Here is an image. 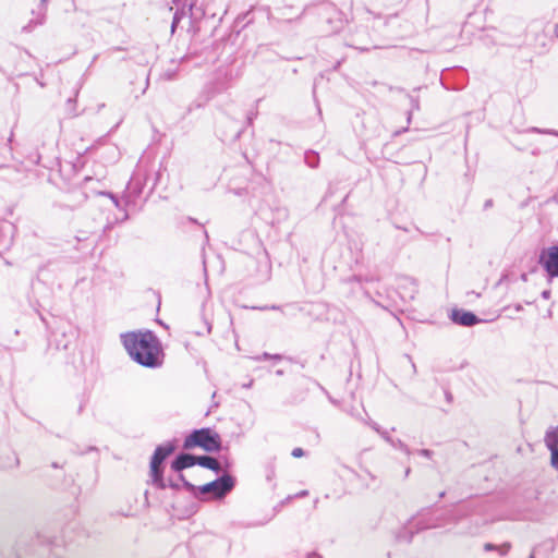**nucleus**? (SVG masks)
Listing matches in <instances>:
<instances>
[{"label": "nucleus", "mask_w": 558, "mask_h": 558, "mask_svg": "<svg viewBox=\"0 0 558 558\" xmlns=\"http://www.w3.org/2000/svg\"><path fill=\"white\" fill-rule=\"evenodd\" d=\"M235 485V480L228 473L222 474L217 480L198 487L199 493H211L215 497L221 498L230 493Z\"/></svg>", "instance_id": "nucleus-5"}, {"label": "nucleus", "mask_w": 558, "mask_h": 558, "mask_svg": "<svg viewBox=\"0 0 558 558\" xmlns=\"http://www.w3.org/2000/svg\"><path fill=\"white\" fill-rule=\"evenodd\" d=\"M196 464V456L182 452L179 453L171 463V469L175 472H181L184 469L191 468Z\"/></svg>", "instance_id": "nucleus-8"}, {"label": "nucleus", "mask_w": 558, "mask_h": 558, "mask_svg": "<svg viewBox=\"0 0 558 558\" xmlns=\"http://www.w3.org/2000/svg\"><path fill=\"white\" fill-rule=\"evenodd\" d=\"M173 3L177 7V11L172 19L171 33H174L183 17L189 16L191 20H197L203 16V11L196 5L195 0H173Z\"/></svg>", "instance_id": "nucleus-4"}, {"label": "nucleus", "mask_w": 558, "mask_h": 558, "mask_svg": "<svg viewBox=\"0 0 558 558\" xmlns=\"http://www.w3.org/2000/svg\"><path fill=\"white\" fill-rule=\"evenodd\" d=\"M365 424H367L369 427H372L376 433H378L381 429L379 427V425L376 422L372 421L371 418L365 421Z\"/></svg>", "instance_id": "nucleus-20"}, {"label": "nucleus", "mask_w": 558, "mask_h": 558, "mask_svg": "<svg viewBox=\"0 0 558 558\" xmlns=\"http://www.w3.org/2000/svg\"><path fill=\"white\" fill-rule=\"evenodd\" d=\"M549 296H550V291L549 290H544L542 292V298L543 299L547 300V299H549Z\"/></svg>", "instance_id": "nucleus-27"}, {"label": "nucleus", "mask_w": 558, "mask_h": 558, "mask_svg": "<svg viewBox=\"0 0 558 558\" xmlns=\"http://www.w3.org/2000/svg\"><path fill=\"white\" fill-rule=\"evenodd\" d=\"M199 447L207 452H218L221 449L220 435L208 427L193 430L183 442L184 449Z\"/></svg>", "instance_id": "nucleus-2"}, {"label": "nucleus", "mask_w": 558, "mask_h": 558, "mask_svg": "<svg viewBox=\"0 0 558 558\" xmlns=\"http://www.w3.org/2000/svg\"><path fill=\"white\" fill-rule=\"evenodd\" d=\"M270 360L280 361V360H282V355H280V354H271Z\"/></svg>", "instance_id": "nucleus-30"}, {"label": "nucleus", "mask_w": 558, "mask_h": 558, "mask_svg": "<svg viewBox=\"0 0 558 558\" xmlns=\"http://www.w3.org/2000/svg\"><path fill=\"white\" fill-rule=\"evenodd\" d=\"M306 558H323V557L317 553H310Z\"/></svg>", "instance_id": "nucleus-29"}, {"label": "nucleus", "mask_w": 558, "mask_h": 558, "mask_svg": "<svg viewBox=\"0 0 558 558\" xmlns=\"http://www.w3.org/2000/svg\"><path fill=\"white\" fill-rule=\"evenodd\" d=\"M307 495V490H302L298 496L300 497H304Z\"/></svg>", "instance_id": "nucleus-33"}, {"label": "nucleus", "mask_w": 558, "mask_h": 558, "mask_svg": "<svg viewBox=\"0 0 558 558\" xmlns=\"http://www.w3.org/2000/svg\"><path fill=\"white\" fill-rule=\"evenodd\" d=\"M395 448L397 449H400L401 451H403L407 456H410L411 454V450L410 448L403 442L401 441L400 439H396L395 440Z\"/></svg>", "instance_id": "nucleus-13"}, {"label": "nucleus", "mask_w": 558, "mask_h": 558, "mask_svg": "<svg viewBox=\"0 0 558 558\" xmlns=\"http://www.w3.org/2000/svg\"><path fill=\"white\" fill-rule=\"evenodd\" d=\"M121 341L137 364L148 368L159 367L162 364L161 343L153 331L125 332L121 335Z\"/></svg>", "instance_id": "nucleus-1"}, {"label": "nucleus", "mask_w": 558, "mask_h": 558, "mask_svg": "<svg viewBox=\"0 0 558 558\" xmlns=\"http://www.w3.org/2000/svg\"><path fill=\"white\" fill-rule=\"evenodd\" d=\"M169 486L173 489H179V484L177 482H173L171 480L168 481V483H166V487Z\"/></svg>", "instance_id": "nucleus-26"}, {"label": "nucleus", "mask_w": 558, "mask_h": 558, "mask_svg": "<svg viewBox=\"0 0 558 558\" xmlns=\"http://www.w3.org/2000/svg\"><path fill=\"white\" fill-rule=\"evenodd\" d=\"M196 464L209 469L216 473L220 472L221 470L220 463L211 456L196 457Z\"/></svg>", "instance_id": "nucleus-9"}, {"label": "nucleus", "mask_w": 558, "mask_h": 558, "mask_svg": "<svg viewBox=\"0 0 558 558\" xmlns=\"http://www.w3.org/2000/svg\"><path fill=\"white\" fill-rule=\"evenodd\" d=\"M100 195L109 197L116 207H118V208L120 207V201L118 199V197L114 194H112L110 192H101Z\"/></svg>", "instance_id": "nucleus-16"}, {"label": "nucleus", "mask_w": 558, "mask_h": 558, "mask_svg": "<svg viewBox=\"0 0 558 558\" xmlns=\"http://www.w3.org/2000/svg\"><path fill=\"white\" fill-rule=\"evenodd\" d=\"M291 454H292V457H294V458H301V457H303V456H304V450H303L302 448H299V447H298V448H294V449L292 450V453H291Z\"/></svg>", "instance_id": "nucleus-22"}, {"label": "nucleus", "mask_w": 558, "mask_h": 558, "mask_svg": "<svg viewBox=\"0 0 558 558\" xmlns=\"http://www.w3.org/2000/svg\"><path fill=\"white\" fill-rule=\"evenodd\" d=\"M276 374H277L278 376H282V375H283V371H282V369H278V371L276 372Z\"/></svg>", "instance_id": "nucleus-34"}, {"label": "nucleus", "mask_w": 558, "mask_h": 558, "mask_svg": "<svg viewBox=\"0 0 558 558\" xmlns=\"http://www.w3.org/2000/svg\"><path fill=\"white\" fill-rule=\"evenodd\" d=\"M551 457H550V463L551 466L558 470V448L550 450Z\"/></svg>", "instance_id": "nucleus-15"}, {"label": "nucleus", "mask_w": 558, "mask_h": 558, "mask_svg": "<svg viewBox=\"0 0 558 558\" xmlns=\"http://www.w3.org/2000/svg\"><path fill=\"white\" fill-rule=\"evenodd\" d=\"M500 551V555L501 556H505L508 554L509 549H510V545L509 544H504L502 546L500 547H497Z\"/></svg>", "instance_id": "nucleus-23"}, {"label": "nucleus", "mask_w": 558, "mask_h": 558, "mask_svg": "<svg viewBox=\"0 0 558 558\" xmlns=\"http://www.w3.org/2000/svg\"><path fill=\"white\" fill-rule=\"evenodd\" d=\"M179 480H180V481H182L183 486H184L187 490H190V492H194V490L196 489V487H195L193 484H191L190 482H187V481L184 478V476H183L182 474H180V475H179Z\"/></svg>", "instance_id": "nucleus-17"}, {"label": "nucleus", "mask_w": 558, "mask_h": 558, "mask_svg": "<svg viewBox=\"0 0 558 558\" xmlns=\"http://www.w3.org/2000/svg\"><path fill=\"white\" fill-rule=\"evenodd\" d=\"M304 159L307 166L311 168H316L319 163V156L315 151H306Z\"/></svg>", "instance_id": "nucleus-12"}, {"label": "nucleus", "mask_w": 558, "mask_h": 558, "mask_svg": "<svg viewBox=\"0 0 558 558\" xmlns=\"http://www.w3.org/2000/svg\"><path fill=\"white\" fill-rule=\"evenodd\" d=\"M175 446L172 442H167L158 446L150 460V476L153 484L159 488H166V481L163 480V461L174 451Z\"/></svg>", "instance_id": "nucleus-3"}, {"label": "nucleus", "mask_w": 558, "mask_h": 558, "mask_svg": "<svg viewBox=\"0 0 558 558\" xmlns=\"http://www.w3.org/2000/svg\"><path fill=\"white\" fill-rule=\"evenodd\" d=\"M451 320L454 324L471 327L481 322V319L472 312L463 310H453L450 315Z\"/></svg>", "instance_id": "nucleus-7"}, {"label": "nucleus", "mask_w": 558, "mask_h": 558, "mask_svg": "<svg viewBox=\"0 0 558 558\" xmlns=\"http://www.w3.org/2000/svg\"><path fill=\"white\" fill-rule=\"evenodd\" d=\"M378 434H379V435H380V436H381V437H383L387 442H389L391 446H395V439H392V438L389 436L388 432L380 429V430L378 432Z\"/></svg>", "instance_id": "nucleus-18"}, {"label": "nucleus", "mask_w": 558, "mask_h": 558, "mask_svg": "<svg viewBox=\"0 0 558 558\" xmlns=\"http://www.w3.org/2000/svg\"><path fill=\"white\" fill-rule=\"evenodd\" d=\"M411 114H412V113H411V111H410V112H409V116H408V121H410V120H411Z\"/></svg>", "instance_id": "nucleus-36"}, {"label": "nucleus", "mask_w": 558, "mask_h": 558, "mask_svg": "<svg viewBox=\"0 0 558 558\" xmlns=\"http://www.w3.org/2000/svg\"><path fill=\"white\" fill-rule=\"evenodd\" d=\"M271 354L264 352L262 355L254 357L255 361L270 360Z\"/></svg>", "instance_id": "nucleus-25"}, {"label": "nucleus", "mask_w": 558, "mask_h": 558, "mask_svg": "<svg viewBox=\"0 0 558 558\" xmlns=\"http://www.w3.org/2000/svg\"><path fill=\"white\" fill-rule=\"evenodd\" d=\"M484 548H485V550H493V549H496L497 546H495V545H493L490 543H487V544H485Z\"/></svg>", "instance_id": "nucleus-28"}, {"label": "nucleus", "mask_w": 558, "mask_h": 558, "mask_svg": "<svg viewBox=\"0 0 558 558\" xmlns=\"http://www.w3.org/2000/svg\"><path fill=\"white\" fill-rule=\"evenodd\" d=\"M48 2V0H40V3H41V10L45 11V7H46V3Z\"/></svg>", "instance_id": "nucleus-32"}, {"label": "nucleus", "mask_w": 558, "mask_h": 558, "mask_svg": "<svg viewBox=\"0 0 558 558\" xmlns=\"http://www.w3.org/2000/svg\"><path fill=\"white\" fill-rule=\"evenodd\" d=\"M532 131L533 132H537V133L553 134V135L558 136V132L554 131V130H541V129H537V128H533Z\"/></svg>", "instance_id": "nucleus-19"}, {"label": "nucleus", "mask_w": 558, "mask_h": 558, "mask_svg": "<svg viewBox=\"0 0 558 558\" xmlns=\"http://www.w3.org/2000/svg\"><path fill=\"white\" fill-rule=\"evenodd\" d=\"M142 192L141 186L135 182V179L132 178L126 186V192L123 195V201L125 204H130L132 202V194H134V197L138 196Z\"/></svg>", "instance_id": "nucleus-10"}, {"label": "nucleus", "mask_w": 558, "mask_h": 558, "mask_svg": "<svg viewBox=\"0 0 558 558\" xmlns=\"http://www.w3.org/2000/svg\"><path fill=\"white\" fill-rule=\"evenodd\" d=\"M417 453L422 457H425L427 459H430L433 457V451L429 449H421L417 451Z\"/></svg>", "instance_id": "nucleus-21"}, {"label": "nucleus", "mask_w": 558, "mask_h": 558, "mask_svg": "<svg viewBox=\"0 0 558 558\" xmlns=\"http://www.w3.org/2000/svg\"><path fill=\"white\" fill-rule=\"evenodd\" d=\"M539 263L550 277H558V246L543 250L539 254Z\"/></svg>", "instance_id": "nucleus-6"}, {"label": "nucleus", "mask_w": 558, "mask_h": 558, "mask_svg": "<svg viewBox=\"0 0 558 558\" xmlns=\"http://www.w3.org/2000/svg\"><path fill=\"white\" fill-rule=\"evenodd\" d=\"M545 445L549 450L558 448V426L551 427L546 432Z\"/></svg>", "instance_id": "nucleus-11"}, {"label": "nucleus", "mask_w": 558, "mask_h": 558, "mask_svg": "<svg viewBox=\"0 0 558 558\" xmlns=\"http://www.w3.org/2000/svg\"><path fill=\"white\" fill-rule=\"evenodd\" d=\"M492 206H493V201H492V199H487V201L485 202V204H484V208H485V209H487V208H489V207H492Z\"/></svg>", "instance_id": "nucleus-31"}, {"label": "nucleus", "mask_w": 558, "mask_h": 558, "mask_svg": "<svg viewBox=\"0 0 558 558\" xmlns=\"http://www.w3.org/2000/svg\"><path fill=\"white\" fill-rule=\"evenodd\" d=\"M410 100H411V104H412V109L418 110L420 109L418 99L411 96Z\"/></svg>", "instance_id": "nucleus-24"}, {"label": "nucleus", "mask_w": 558, "mask_h": 558, "mask_svg": "<svg viewBox=\"0 0 558 558\" xmlns=\"http://www.w3.org/2000/svg\"><path fill=\"white\" fill-rule=\"evenodd\" d=\"M364 41L353 38L348 45L362 51L368 50L367 46L362 45Z\"/></svg>", "instance_id": "nucleus-14"}, {"label": "nucleus", "mask_w": 558, "mask_h": 558, "mask_svg": "<svg viewBox=\"0 0 558 558\" xmlns=\"http://www.w3.org/2000/svg\"><path fill=\"white\" fill-rule=\"evenodd\" d=\"M527 558H535L534 553H532Z\"/></svg>", "instance_id": "nucleus-37"}, {"label": "nucleus", "mask_w": 558, "mask_h": 558, "mask_svg": "<svg viewBox=\"0 0 558 558\" xmlns=\"http://www.w3.org/2000/svg\"><path fill=\"white\" fill-rule=\"evenodd\" d=\"M410 472H411V470H410V468H408V469L405 470V476H408V475L410 474Z\"/></svg>", "instance_id": "nucleus-35"}]
</instances>
